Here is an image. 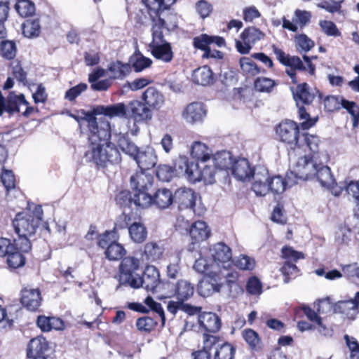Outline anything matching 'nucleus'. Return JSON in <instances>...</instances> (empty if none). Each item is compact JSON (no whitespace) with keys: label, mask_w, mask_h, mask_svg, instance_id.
<instances>
[{"label":"nucleus","mask_w":359,"mask_h":359,"mask_svg":"<svg viewBox=\"0 0 359 359\" xmlns=\"http://www.w3.org/2000/svg\"><path fill=\"white\" fill-rule=\"evenodd\" d=\"M81 116L71 115L79 124L87 123L89 149L85 157L95 164L97 170L104 171L109 166L118 165L122 161L116 147L110 142L111 138V124L105 118H97L94 114V108L90 111L81 110Z\"/></svg>","instance_id":"f257e3e1"},{"label":"nucleus","mask_w":359,"mask_h":359,"mask_svg":"<svg viewBox=\"0 0 359 359\" xmlns=\"http://www.w3.org/2000/svg\"><path fill=\"white\" fill-rule=\"evenodd\" d=\"M295 87H290L293 99L298 109V117L301 122L302 130H309L313 127L318 121V116L311 117L306 109L310 106L317 96L316 90H313L306 82L295 83Z\"/></svg>","instance_id":"f03ea898"},{"label":"nucleus","mask_w":359,"mask_h":359,"mask_svg":"<svg viewBox=\"0 0 359 359\" xmlns=\"http://www.w3.org/2000/svg\"><path fill=\"white\" fill-rule=\"evenodd\" d=\"M271 50L277 60L283 66L287 67L285 69L286 74L290 78L292 83L298 82L297 72L308 71L311 76L316 74V65L312 62V59H316L317 56L310 57L306 55H303V60L306 63L304 64L299 56L290 55L286 53L282 48L276 44L271 46Z\"/></svg>","instance_id":"7ed1b4c3"},{"label":"nucleus","mask_w":359,"mask_h":359,"mask_svg":"<svg viewBox=\"0 0 359 359\" xmlns=\"http://www.w3.org/2000/svg\"><path fill=\"white\" fill-rule=\"evenodd\" d=\"M323 158L324 161L318 158L309 162L306 165L297 166L295 170L300 178L306 180L316 178L323 187L333 189L337 187V182L331 169L326 165L329 160L328 154H323Z\"/></svg>","instance_id":"20e7f679"},{"label":"nucleus","mask_w":359,"mask_h":359,"mask_svg":"<svg viewBox=\"0 0 359 359\" xmlns=\"http://www.w3.org/2000/svg\"><path fill=\"white\" fill-rule=\"evenodd\" d=\"M32 250L31 241L20 243L6 238H0V257H6L10 269H17L26 263L25 255Z\"/></svg>","instance_id":"39448f33"},{"label":"nucleus","mask_w":359,"mask_h":359,"mask_svg":"<svg viewBox=\"0 0 359 359\" xmlns=\"http://www.w3.org/2000/svg\"><path fill=\"white\" fill-rule=\"evenodd\" d=\"M287 185L285 178L280 175L271 176L269 171L263 169L258 171L255 175V182L252 185V190L257 196H264L269 192L273 194L283 193Z\"/></svg>","instance_id":"423d86ee"},{"label":"nucleus","mask_w":359,"mask_h":359,"mask_svg":"<svg viewBox=\"0 0 359 359\" xmlns=\"http://www.w3.org/2000/svg\"><path fill=\"white\" fill-rule=\"evenodd\" d=\"M307 130H302L296 146V151L302 150L308 152V154L302 156L298 158L295 168L306 165L309 162L320 158V155L323 156V154L320 152V147L323 144L320 137L316 134L309 133Z\"/></svg>","instance_id":"0eeeda50"},{"label":"nucleus","mask_w":359,"mask_h":359,"mask_svg":"<svg viewBox=\"0 0 359 359\" xmlns=\"http://www.w3.org/2000/svg\"><path fill=\"white\" fill-rule=\"evenodd\" d=\"M41 219V215H36L33 212L16 214L12 223L18 236L13 241L20 243H25V241H30L29 237L35 234Z\"/></svg>","instance_id":"6e6552de"},{"label":"nucleus","mask_w":359,"mask_h":359,"mask_svg":"<svg viewBox=\"0 0 359 359\" xmlns=\"http://www.w3.org/2000/svg\"><path fill=\"white\" fill-rule=\"evenodd\" d=\"M300 129L301 123L290 119L281 121L275 127L276 140L285 144L289 153L296 151V146L302 133Z\"/></svg>","instance_id":"1a4fd4ad"},{"label":"nucleus","mask_w":359,"mask_h":359,"mask_svg":"<svg viewBox=\"0 0 359 359\" xmlns=\"http://www.w3.org/2000/svg\"><path fill=\"white\" fill-rule=\"evenodd\" d=\"M140 265L139 259L135 257L128 256L122 259L118 266V273L116 276L118 285L132 287L133 285H136V278L139 276L136 271L139 269Z\"/></svg>","instance_id":"9d476101"},{"label":"nucleus","mask_w":359,"mask_h":359,"mask_svg":"<svg viewBox=\"0 0 359 359\" xmlns=\"http://www.w3.org/2000/svg\"><path fill=\"white\" fill-rule=\"evenodd\" d=\"M282 257L286 261L283 263L280 271L284 277V282L287 283L290 280L295 278L299 275L300 270L296 265L299 259L304 258L302 252L294 250L290 246H284L281 249Z\"/></svg>","instance_id":"9b49d317"},{"label":"nucleus","mask_w":359,"mask_h":359,"mask_svg":"<svg viewBox=\"0 0 359 359\" xmlns=\"http://www.w3.org/2000/svg\"><path fill=\"white\" fill-rule=\"evenodd\" d=\"M142 209L151 206L164 210L173 204V194L166 188L158 189L152 195H144L141 200Z\"/></svg>","instance_id":"f8f14e48"},{"label":"nucleus","mask_w":359,"mask_h":359,"mask_svg":"<svg viewBox=\"0 0 359 359\" xmlns=\"http://www.w3.org/2000/svg\"><path fill=\"white\" fill-rule=\"evenodd\" d=\"M265 34L255 27H248L241 34V40L236 39L235 46L237 51L243 55L248 54L252 46L264 39Z\"/></svg>","instance_id":"ddd939ff"},{"label":"nucleus","mask_w":359,"mask_h":359,"mask_svg":"<svg viewBox=\"0 0 359 359\" xmlns=\"http://www.w3.org/2000/svg\"><path fill=\"white\" fill-rule=\"evenodd\" d=\"M130 183L132 189L136 194L135 201L137 204L140 205L143 196L149 194V191L154 184L153 177L147 174L145 171L140 170L130 177Z\"/></svg>","instance_id":"4468645a"},{"label":"nucleus","mask_w":359,"mask_h":359,"mask_svg":"<svg viewBox=\"0 0 359 359\" xmlns=\"http://www.w3.org/2000/svg\"><path fill=\"white\" fill-rule=\"evenodd\" d=\"M136 285H133L132 288L137 289L143 287L148 292L155 293L157 288L161 283L160 279V273L156 267L154 266H147L142 276L136 278Z\"/></svg>","instance_id":"2eb2a0df"},{"label":"nucleus","mask_w":359,"mask_h":359,"mask_svg":"<svg viewBox=\"0 0 359 359\" xmlns=\"http://www.w3.org/2000/svg\"><path fill=\"white\" fill-rule=\"evenodd\" d=\"M25 106V110L22 113V115L28 118L34 113H39V110L37 107L30 106L29 102L26 100L24 94H20L18 95L9 96L7 99H5V110L10 115H13L15 113L20 111V106Z\"/></svg>","instance_id":"dca6fc26"},{"label":"nucleus","mask_w":359,"mask_h":359,"mask_svg":"<svg viewBox=\"0 0 359 359\" xmlns=\"http://www.w3.org/2000/svg\"><path fill=\"white\" fill-rule=\"evenodd\" d=\"M128 118L134 123H143L149 122L153 118L151 108L145 105L141 100H134L127 104Z\"/></svg>","instance_id":"f3484780"},{"label":"nucleus","mask_w":359,"mask_h":359,"mask_svg":"<svg viewBox=\"0 0 359 359\" xmlns=\"http://www.w3.org/2000/svg\"><path fill=\"white\" fill-rule=\"evenodd\" d=\"M197 199V194L190 188L180 187L173 194V203L176 204L179 210H192L194 213Z\"/></svg>","instance_id":"a211bd4d"},{"label":"nucleus","mask_w":359,"mask_h":359,"mask_svg":"<svg viewBox=\"0 0 359 359\" xmlns=\"http://www.w3.org/2000/svg\"><path fill=\"white\" fill-rule=\"evenodd\" d=\"M42 301L41 292L39 288H30L28 287L22 288L20 302L22 306L27 311L31 312L39 311Z\"/></svg>","instance_id":"6ab92c4d"},{"label":"nucleus","mask_w":359,"mask_h":359,"mask_svg":"<svg viewBox=\"0 0 359 359\" xmlns=\"http://www.w3.org/2000/svg\"><path fill=\"white\" fill-rule=\"evenodd\" d=\"M94 236H96L95 240L97 246L104 251L114 241H118L120 238L118 232H116L114 229L111 230H106L102 233H97L96 226L90 225L85 236V238L88 241H93Z\"/></svg>","instance_id":"aec40b11"},{"label":"nucleus","mask_w":359,"mask_h":359,"mask_svg":"<svg viewBox=\"0 0 359 359\" xmlns=\"http://www.w3.org/2000/svg\"><path fill=\"white\" fill-rule=\"evenodd\" d=\"M176 166L178 176H184L190 183L198 182V163L190 161L186 156H180L176 159Z\"/></svg>","instance_id":"412c9836"},{"label":"nucleus","mask_w":359,"mask_h":359,"mask_svg":"<svg viewBox=\"0 0 359 359\" xmlns=\"http://www.w3.org/2000/svg\"><path fill=\"white\" fill-rule=\"evenodd\" d=\"M211 257L218 267L228 269L232 262V252L231 248L223 242L213 245L210 248Z\"/></svg>","instance_id":"4be33fe9"},{"label":"nucleus","mask_w":359,"mask_h":359,"mask_svg":"<svg viewBox=\"0 0 359 359\" xmlns=\"http://www.w3.org/2000/svg\"><path fill=\"white\" fill-rule=\"evenodd\" d=\"M218 276L216 273L204 275L197 286L198 293L203 297H210L215 292H219L222 284L219 282Z\"/></svg>","instance_id":"5701e85b"},{"label":"nucleus","mask_w":359,"mask_h":359,"mask_svg":"<svg viewBox=\"0 0 359 359\" xmlns=\"http://www.w3.org/2000/svg\"><path fill=\"white\" fill-rule=\"evenodd\" d=\"M141 100L143 103L151 108V111L160 110L165 104L163 94L156 87H148L142 94Z\"/></svg>","instance_id":"b1692460"},{"label":"nucleus","mask_w":359,"mask_h":359,"mask_svg":"<svg viewBox=\"0 0 359 359\" xmlns=\"http://www.w3.org/2000/svg\"><path fill=\"white\" fill-rule=\"evenodd\" d=\"M50 348V341L43 335L40 334L29 340L26 348V355L27 357L48 355L46 353Z\"/></svg>","instance_id":"393cba45"},{"label":"nucleus","mask_w":359,"mask_h":359,"mask_svg":"<svg viewBox=\"0 0 359 359\" xmlns=\"http://www.w3.org/2000/svg\"><path fill=\"white\" fill-rule=\"evenodd\" d=\"M36 325L43 332H49L53 330L63 331L66 327L65 323L61 318L45 315L37 316Z\"/></svg>","instance_id":"a878e982"},{"label":"nucleus","mask_w":359,"mask_h":359,"mask_svg":"<svg viewBox=\"0 0 359 359\" xmlns=\"http://www.w3.org/2000/svg\"><path fill=\"white\" fill-rule=\"evenodd\" d=\"M94 114L104 115L109 118L119 117L128 118L127 105L123 102H119L108 106L97 105L94 107Z\"/></svg>","instance_id":"bb28decb"},{"label":"nucleus","mask_w":359,"mask_h":359,"mask_svg":"<svg viewBox=\"0 0 359 359\" xmlns=\"http://www.w3.org/2000/svg\"><path fill=\"white\" fill-rule=\"evenodd\" d=\"M205 115L206 109L205 105L198 102L189 104L182 111V117L190 123L202 121Z\"/></svg>","instance_id":"cd10ccee"},{"label":"nucleus","mask_w":359,"mask_h":359,"mask_svg":"<svg viewBox=\"0 0 359 359\" xmlns=\"http://www.w3.org/2000/svg\"><path fill=\"white\" fill-rule=\"evenodd\" d=\"M311 13L306 11L296 10L292 21L286 18L283 20V27L290 31L296 32L298 30V25L301 29L304 27L311 20Z\"/></svg>","instance_id":"c85d7f7f"},{"label":"nucleus","mask_w":359,"mask_h":359,"mask_svg":"<svg viewBox=\"0 0 359 359\" xmlns=\"http://www.w3.org/2000/svg\"><path fill=\"white\" fill-rule=\"evenodd\" d=\"M130 156L136 161L142 171L150 170L156 164V156L152 151H141L137 147L135 154H131Z\"/></svg>","instance_id":"c756f323"},{"label":"nucleus","mask_w":359,"mask_h":359,"mask_svg":"<svg viewBox=\"0 0 359 359\" xmlns=\"http://www.w3.org/2000/svg\"><path fill=\"white\" fill-rule=\"evenodd\" d=\"M198 322L207 332H217L222 325L219 317L212 312H203L198 316Z\"/></svg>","instance_id":"7c9ffc66"},{"label":"nucleus","mask_w":359,"mask_h":359,"mask_svg":"<svg viewBox=\"0 0 359 359\" xmlns=\"http://www.w3.org/2000/svg\"><path fill=\"white\" fill-rule=\"evenodd\" d=\"M233 175L240 181L250 180L256 173L252 168H251L250 162L246 158H241L235 161L232 168Z\"/></svg>","instance_id":"2f4dec72"},{"label":"nucleus","mask_w":359,"mask_h":359,"mask_svg":"<svg viewBox=\"0 0 359 359\" xmlns=\"http://www.w3.org/2000/svg\"><path fill=\"white\" fill-rule=\"evenodd\" d=\"M317 96L320 102L323 105L324 111L327 113L337 112L341 109L342 100L344 97L342 95H324L319 90H316Z\"/></svg>","instance_id":"473e14b6"},{"label":"nucleus","mask_w":359,"mask_h":359,"mask_svg":"<svg viewBox=\"0 0 359 359\" xmlns=\"http://www.w3.org/2000/svg\"><path fill=\"white\" fill-rule=\"evenodd\" d=\"M151 55L156 60L165 63L170 62L174 57V53L170 43L164 42L158 44L149 45Z\"/></svg>","instance_id":"72a5a7b5"},{"label":"nucleus","mask_w":359,"mask_h":359,"mask_svg":"<svg viewBox=\"0 0 359 359\" xmlns=\"http://www.w3.org/2000/svg\"><path fill=\"white\" fill-rule=\"evenodd\" d=\"M194 285L187 280L180 279L175 284L173 295L177 300L185 302L194 296Z\"/></svg>","instance_id":"f704fd0d"},{"label":"nucleus","mask_w":359,"mask_h":359,"mask_svg":"<svg viewBox=\"0 0 359 359\" xmlns=\"http://www.w3.org/2000/svg\"><path fill=\"white\" fill-rule=\"evenodd\" d=\"M189 234L191 238V243L194 244L208 238L210 236V230L205 222L198 220L191 225Z\"/></svg>","instance_id":"c9c22d12"},{"label":"nucleus","mask_w":359,"mask_h":359,"mask_svg":"<svg viewBox=\"0 0 359 359\" xmlns=\"http://www.w3.org/2000/svg\"><path fill=\"white\" fill-rule=\"evenodd\" d=\"M141 215L133 210H129L128 212L123 210L122 213L118 215L114 222L113 229L118 232L119 230L129 229V227L132 224L137 222L139 219H141Z\"/></svg>","instance_id":"e433bc0d"},{"label":"nucleus","mask_w":359,"mask_h":359,"mask_svg":"<svg viewBox=\"0 0 359 359\" xmlns=\"http://www.w3.org/2000/svg\"><path fill=\"white\" fill-rule=\"evenodd\" d=\"M191 80L196 84L205 86L212 84L215 78L212 69L204 65L193 71Z\"/></svg>","instance_id":"4c0bfd02"},{"label":"nucleus","mask_w":359,"mask_h":359,"mask_svg":"<svg viewBox=\"0 0 359 359\" xmlns=\"http://www.w3.org/2000/svg\"><path fill=\"white\" fill-rule=\"evenodd\" d=\"M215 43L218 47L225 46V40L219 36H211L207 34H201L193 39V46L197 50H205L210 45Z\"/></svg>","instance_id":"58836bf2"},{"label":"nucleus","mask_w":359,"mask_h":359,"mask_svg":"<svg viewBox=\"0 0 359 359\" xmlns=\"http://www.w3.org/2000/svg\"><path fill=\"white\" fill-rule=\"evenodd\" d=\"M336 313H340L349 320H355L359 313V308L353 299L339 301L334 306Z\"/></svg>","instance_id":"ea45409f"},{"label":"nucleus","mask_w":359,"mask_h":359,"mask_svg":"<svg viewBox=\"0 0 359 359\" xmlns=\"http://www.w3.org/2000/svg\"><path fill=\"white\" fill-rule=\"evenodd\" d=\"M191 156L198 163H205L211 159L212 156V149L205 143L196 141L191 147Z\"/></svg>","instance_id":"a19ab883"},{"label":"nucleus","mask_w":359,"mask_h":359,"mask_svg":"<svg viewBox=\"0 0 359 359\" xmlns=\"http://www.w3.org/2000/svg\"><path fill=\"white\" fill-rule=\"evenodd\" d=\"M131 69L137 72H141L144 69L149 68L153 61L149 57H145L139 50H136L134 53L130 57L129 62Z\"/></svg>","instance_id":"79ce46f5"},{"label":"nucleus","mask_w":359,"mask_h":359,"mask_svg":"<svg viewBox=\"0 0 359 359\" xmlns=\"http://www.w3.org/2000/svg\"><path fill=\"white\" fill-rule=\"evenodd\" d=\"M164 248L160 242L149 241L144 245L142 255L149 262H156L163 255Z\"/></svg>","instance_id":"37998d69"},{"label":"nucleus","mask_w":359,"mask_h":359,"mask_svg":"<svg viewBox=\"0 0 359 359\" xmlns=\"http://www.w3.org/2000/svg\"><path fill=\"white\" fill-rule=\"evenodd\" d=\"M128 233L130 239L135 243L140 244L144 243L148 235L147 229L142 222V219L137 222L132 224L129 227Z\"/></svg>","instance_id":"c03bdc74"},{"label":"nucleus","mask_w":359,"mask_h":359,"mask_svg":"<svg viewBox=\"0 0 359 359\" xmlns=\"http://www.w3.org/2000/svg\"><path fill=\"white\" fill-rule=\"evenodd\" d=\"M113 136L115 143L112 142L111 140L110 142L114 144L117 149H118V147H119L123 152L129 156L135 154L137 146L130 141L126 135L119 133H114ZM118 151H120L119 150ZM119 153L121 154V152Z\"/></svg>","instance_id":"a18cd8bd"},{"label":"nucleus","mask_w":359,"mask_h":359,"mask_svg":"<svg viewBox=\"0 0 359 359\" xmlns=\"http://www.w3.org/2000/svg\"><path fill=\"white\" fill-rule=\"evenodd\" d=\"M107 71L111 73V79H123L131 72V67L129 63L116 60L109 63Z\"/></svg>","instance_id":"49530a36"},{"label":"nucleus","mask_w":359,"mask_h":359,"mask_svg":"<svg viewBox=\"0 0 359 359\" xmlns=\"http://www.w3.org/2000/svg\"><path fill=\"white\" fill-rule=\"evenodd\" d=\"M160 321L157 316H144L136 320L135 326L139 332L149 334L154 331Z\"/></svg>","instance_id":"de8ad7c7"},{"label":"nucleus","mask_w":359,"mask_h":359,"mask_svg":"<svg viewBox=\"0 0 359 359\" xmlns=\"http://www.w3.org/2000/svg\"><path fill=\"white\" fill-rule=\"evenodd\" d=\"M151 21V36L152 40L149 44H158L168 42L163 33V30L167 28V24L165 19L158 18Z\"/></svg>","instance_id":"09e8293b"},{"label":"nucleus","mask_w":359,"mask_h":359,"mask_svg":"<svg viewBox=\"0 0 359 359\" xmlns=\"http://www.w3.org/2000/svg\"><path fill=\"white\" fill-rule=\"evenodd\" d=\"M142 3L146 6L151 20L163 18L161 15L166 7L162 0H142Z\"/></svg>","instance_id":"8fccbe9b"},{"label":"nucleus","mask_w":359,"mask_h":359,"mask_svg":"<svg viewBox=\"0 0 359 359\" xmlns=\"http://www.w3.org/2000/svg\"><path fill=\"white\" fill-rule=\"evenodd\" d=\"M136 194L135 193L133 196L130 191L124 189L118 191L115 196V202L117 205L121 208H130L131 205L133 203L137 208H142V205L137 204L135 202Z\"/></svg>","instance_id":"3c124183"},{"label":"nucleus","mask_w":359,"mask_h":359,"mask_svg":"<svg viewBox=\"0 0 359 359\" xmlns=\"http://www.w3.org/2000/svg\"><path fill=\"white\" fill-rule=\"evenodd\" d=\"M117 241H114L107 249L104 251L105 257L109 261H119L123 259L126 254V250L123 245Z\"/></svg>","instance_id":"603ef678"},{"label":"nucleus","mask_w":359,"mask_h":359,"mask_svg":"<svg viewBox=\"0 0 359 359\" xmlns=\"http://www.w3.org/2000/svg\"><path fill=\"white\" fill-rule=\"evenodd\" d=\"M295 314L297 318L306 317L311 323H321L320 310L319 308L317 309V311H315L308 305H303L295 310Z\"/></svg>","instance_id":"864d4df0"},{"label":"nucleus","mask_w":359,"mask_h":359,"mask_svg":"<svg viewBox=\"0 0 359 359\" xmlns=\"http://www.w3.org/2000/svg\"><path fill=\"white\" fill-rule=\"evenodd\" d=\"M156 176L160 181L164 182H168L175 176H178L176 160L174 162L173 166H170L165 164L159 165L156 170Z\"/></svg>","instance_id":"5fc2aeb1"},{"label":"nucleus","mask_w":359,"mask_h":359,"mask_svg":"<svg viewBox=\"0 0 359 359\" xmlns=\"http://www.w3.org/2000/svg\"><path fill=\"white\" fill-rule=\"evenodd\" d=\"M252 58V57H242L239 60L242 73L247 77L255 76L261 73V68Z\"/></svg>","instance_id":"6e6d98bb"},{"label":"nucleus","mask_w":359,"mask_h":359,"mask_svg":"<svg viewBox=\"0 0 359 359\" xmlns=\"http://www.w3.org/2000/svg\"><path fill=\"white\" fill-rule=\"evenodd\" d=\"M17 46L13 40H3L0 42V55L6 60H13L17 54Z\"/></svg>","instance_id":"4d7b16f0"},{"label":"nucleus","mask_w":359,"mask_h":359,"mask_svg":"<svg viewBox=\"0 0 359 359\" xmlns=\"http://www.w3.org/2000/svg\"><path fill=\"white\" fill-rule=\"evenodd\" d=\"M236 348L229 342L218 346L213 354V359H234Z\"/></svg>","instance_id":"13d9d810"},{"label":"nucleus","mask_w":359,"mask_h":359,"mask_svg":"<svg viewBox=\"0 0 359 359\" xmlns=\"http://www.w3.org/2000/svg\"><path fill=\"white\" fill-rule=\"evenodd\" d=\"M341 109H344L352 118V126L356 128L359 126V105L354 101H350L345 97L341 103Z\"/></svg>","instance_id":"bf43d9fd"},{"label":"nucleus","mask_w":359,"mask_h":359,"mask_svg":"<svg viewBox=\"0 0 359 359\" xmlns=\"http://www.w3.org/2000/svg\"><path fill=\"white\" fill-rule=\"evenodd\" d=\"M211 158L213 162V167L219 170H226L229 168L231 165V157L229 154L226 151L217 152L212 154Z\"/></svg>","instance_id":"052dcab7"},{"label":"nucleus","mask_w":359,"mask_h":359,"mask_svg":"<svg viewBox=\"0 0 359 359\" xmlns=\"http://www.w3.org/2000/svg\"><path fill=\"white\" fill-rule=\"evenodd\" d=\"M242 336L252 350H257L262 344L259 334L250 328L245 329L242 332Z\"/></svg>","instance_id":"680f3d73"},{"label":"nucleus","mask_w":359,"mask_h":359,"mask_svg":"<svg viewBox=\"0 0 359 359\" xmlns=\"http://www.w3.org/2000/svg\"><path fill=\"white\" fill-rule=\"evenodd\" d=\"M22 34L27 38H34L39 35L41 27L37 20H29L22 24Z\"/></svg>","instance_id":"e2e57ef3"},{"label":"nucleus","mask_w":359,"mask_h":359,"mask_svg":"<svg viewBox=\"0 0 359 359\" xmlns=\"http://www.w3.org/2000/svg\"><path fill=\"white\" fill-rule=\"evenodd\" d=\"M215 167L210 165H205L203 168L199 167L198 182H203L205 184H212L216 182L215 175L217 174Z\"/></svg>","instance_id":"0e129e2a"},{"label":"nucleus","mask_w":359,"mask_h":359,"mask_svg":"<svg viewBox=\"0 0 359 359\" xmlns=\"http://www.w3.org/2000/svg\"><path fill=\"white\" fill-rule=\"evenodd\" d=\"M295 46L299 53H306L313 48L315 43L307 35L300 34L294 37Z\"/></svg>","instance_id":"69168bd1"},{"label":"nucleus","mask_w":359,"mask_h":359,"mask_svg":"<svg viewBox=\"0 0 359 359\" xmlns=\"http://www.w3.org/2000/svg\"><path fill=\"white\" fill-rule=\"evenodd\" d=\"M15 8L18 13L23 18L31 16L35 12V5L29 0H19Z\"/></svg>","instance_id":"338daca9"},{"label":"nucleus","mask_w":359,"mask_h":359,"mask_svg":"<svg viewBox=\"0 0 359 359\" xmlns=\"http://www.w3.org/2000/svg\"><path fill=\"white\" fill-rule=\"evenodd\" d=\"M276 85L273 79L267 77H258L254 82L255 89L262 93H271Z\"/></svg>","instance_id":"774afa93"}]
</instances>
